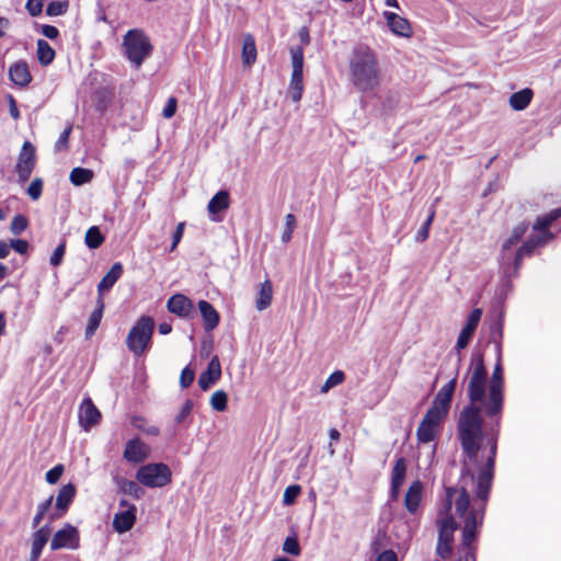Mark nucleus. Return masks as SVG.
I'll return each mask as SVG.
<instances>
[{"label":"nucleus","instance_id":"f257e3e1","mask_svg":"<svg viewBox=\"0 0 561 561\" xmlns=\"http://www.w3.org/2000/svg\"><path fill=\"white\" fill-rule=\"evenodd\" d=\"M469 404L459 414L457 435L463 453V472L478 476L479 496L485 499L491 490L502 413L504 408V373L501 344L497 342V360L488 380L481 352H473L463 377Z\"/></svg>","mask_w":561,"mask_h":561},{"label":"nucleus","instance_id":"c9c22d12","mask_svg":"<svg viewBox=\"0 0 561 561\" xmlns=\"http://www.w3.org/2000/svg\"><path fill=\"white\" fill-rule=\"evenodd\" d=\"M116 483L119 492L130 495L137 500L140 499L142 490L135 481L119 478L116 480Z\"/></svg>","mask_w":561,"mask_h":561},{"label":"nucleus","instance_id":"49530a36","mask_svg":"<svg viewBox=\"0 0 561 561\" xmlns=\"http://www.w3.org/2000/svg\"><path fill=\"white\" fill-rule=\"evenodd\" d=\"M27 225L28 221L25 216L16 215L11 221L10 230L13 234L18 236L27 228Z\"/></svg>","mask_w":561,"mask_h":561},{"label":"nucleus","instance_id":"f3484780","mask_svg":"<svg viewBox=\"0 0 561 561\" xmlns=\"http://www.w3.org/2000/svg\"><path fill=\"white\" fill-rule=\"evenodd\" d=\"M150 454V447L139 438L129 439L126 443L123 457L126 461L140 463L145 461Z\"/></svg>","mask_w":561,"mask_h":561},{"label":"nucleus","instance_id":"f8f14e48","mask_svg":"<svg viewBox=\"0 0 561 561\" xmlns=\"http://www.w3.org/2000/svg\"><path fill=\"white\" fill-rule=\"evenodd\" d=\"M119 507L122 510L118 511L113 518V528L117 533L124 534L133 528L136 522L137 508L134 504L124 499L119 501Z\"/></svg>","mask_w":561,"mask_h":561},{"label":"nucleus","instance_id":"cd10ccee","mask_svg":"<svg viewBox=\"0 0 561 561\" xmlns=\"http://www.w3.org/2000/svg\"><path fill=\"white\" fill-rule=\"evenodd\" d=\"M36 57L43 67H47L54 61L56 53L45 39L39 38L36 42Z\"/></svg>","mask_w":561,"mask_h":561},{"label":"nucleus","instance_id":"dca6fc26","mask_svg":"<svg viewBox=\"0 0 561 561\" xmlns=\"http://www.w3.org/2000/svg\"><path fill=\"white\" fill-rule=\"evenodd\" d=\"M101 413L90 398L83 399L79 407V423L84 431H89L92 426L99 424Z\"/></svg>","mask_w":561,"mask_h":561},{"label":"nucleus","instance_id":"aec40b11","mask_svg":"<svg viewBox=\"0 0 561 561\" xmlns=\"http://www.w3.org/2000/svg\"><path fill=\"white\" fill-rule=\"evenodd\" d=\"M9 78L13 84L25 88L32 81V75L25 60H18L9 68Z\"/></svg>","mask_w":561,"mask_h":561},{"label":"nucleus","instance_id":"0e129e2a","mask_svg":"<svg viewBox=\"0 0 561 561\" xmlns=\"http://www.w3.org/2000/svg\"><path fill=\"white\" fill-rule=\"evenodd\" d=\"M11 23L9 19L0 16V38L4 36L5 31L9 30Z\"/></svg>","mask_w":561,"mask_h":561},{"label":"nucleus","instance_id":"2eb2a0df","mask_svg":"<svg viewBox=\"0 0 561 561\" xmlns=\"http://www.w3.org/2000/svg\"><path fill=\"white\" fill-rule=\"evenodd\" d=\"M481 316H482V310L478 309V308L473 309L469 313L466 324L462 328V330L460 331L459 336L457 339L455 348L457 350L458 353L460 352V350L467 347V345L469 344V342H470V340L481 320Z\"/></svg>","mask_w":561,"mask_h":561},{"label":"nucleus","instance_id":"79ce46f5","mask_svg":"<svg viewBox=\"0 0 561 561\" xmlns=\"http://www.w3.org/2000/svg\"><path fill=\"white\" fill-rule=\"evenodd\" d=\"M296 217L293 214H287L285 217V229L280 237L284 243H287L291 240L293 232L296 228Z\"/></svg>","mask_w":561,"mask_h":561},{"label":"nucleus","instance_id":"69168bd1","mask_svg":"<svg viewBox=\"0 0 561 561\" xmlns=\"http://www.w3.org/2000/svg\"><path fill=\"white\" fill-rule=\"evenodd\" d=\"M158 331L160 334L167 335V334L171 333L172 325L170 322H161L158 327Z\"/></svg>","mask_w":561,"mask_h":561},{"label":"nucleus","instance_id":"6e6d98bb","mask_svg":"<svg viewBox=\"0 0 561 561\" xmlns=\"http://www.w3.org/2000/svg\"><path fill=\"white\" fill-rule=\"evenodd\" d=\"M194 378H195V374L194 371L188 368V367H185L182 373H181V376H180V385L182 388H187L192 385V382L194 381Z\"/></svg>","mask_w":561,"mask_h":561},{"label":"nucleus","instance_id":"5701e85b","mask_svg":"<svg viewBox=\"0 0 561 561\" xmlns=\"http://www.w3.org/2000/svg\"><path fill=\"white\" fill-rule=\"evenodd\" d=\"M50 535L49 525L38 528L32 536L31 561H37Z\"/></svg>","mask_w":561,"mask_h":561},{"label":"nucleus","instance_id":"ea45409f","mask_svg":"<svg viewBox=\"0 0 561 561\" xmlns=\"http://www.w3.org/2000/svg\"><path fill=\"white\" fill-rule=\"evenodd\" d=\"M53 496H49L46 501L39 503L37 505L36 514L33 517L32 526L33 528H37L41 522L43 520L44 516L48 512V510L51 506L53 503Z\"/></svg>","mask_w":561,"mask_h":561},{"label":"nucleus","instance_id":"473e14b6","mask_svg":"<svg viewBox=\"0 0 561 561\" xmlns=\"http://www.w3.org/2000/svg\"><path fill=\"white\" fill-rule=\"evenodd\" d=\"M75 494L76 488L73 484L68 483L64 485L57 495L56 507L65 512L68 508L71 501L73 500Z\"/></svg>","mask_w":561,"mask_h":561},{"label":"nucleus","instance_id":"6e6552de","mask_svg":"<svg viewBox=\"0 0 561 561\" xmlns=\"http://www.w3.org/2000/svg\"><path fill=\"white\" fill-rule=\"evenodd\" d=\"M171 477L170 468L161 462L141 466L136 473V479L148 488H162L171 482Z\"/></svg>","mask_w":561,"mask_h":561},{"label":"nucleus","instance_id":"7c9ffc66","mask_svg":"<svg viewBox=\"0 0 561 561\" xmlns=\"http://www.w3.org/2000/svg\"><path fill=\"white\" fill-rule=\"evenodd\" d=\"M256 60V45L251 34L243 36L242 44V62L245 66H252Z\"/></svg>","mask_w":561,"mask_h":561},{"label":"nucleus","instance_id":"b1692460","mask_svg":"<svg viewBox=\"0 0 561 561\" xmlns=\"http://www.w3.org/2000/svg\"><path fill=\"white\" fill-rule=\"evenodd\" d=\"M383 16L392 33L399 36H410L411 25L407 19L389 11H385Z\"/></svg>","mask_w":561,"mask_h":561},{"label":"nucleus","instance_id":"680f3d73","mask_svg":"<svg viewBox=\"0 0 561 561\" xmlns=\"http://www.w3.org/2000/svg\"><path fill=\"white\" fill-rule=\"evenodd\" d=\"M397 554L392 550H386L381 552L376 561H397Z\"/></svg>","mask_w":561,"mask_h":561},{"label":"nucleus","instance_id":"72a5a7b5","mask_svg":"<svg viewBox=\"0 0 561 561\" xmlns=\"http://www.w3.org/2000/svg\"><path fill=\"white\" fill-rule=\"evenodd\" d=\"M407 472V461L403 457H399L393 466L391 473L392 489H400Z\"/></svg>","mask_w":561,"mask_h":561},{"label":"nucleus","instance_id":"9d476101","mask_svg":"<svg viewBox=\"0 0 561 561\" xmlns=\"http://www.w3.org/2000/svg\"><path fill=\"white\" fill-rule=\"evenodd\" d=\"M445 416L427 410L416 430V437L420 443L426 444L433 442L438 433Z\"/></svg>","mask_w":561,"mask_h":561},{"label":"nucleus","instance_id":"2f4dec72","mask_svg":"<svg viewBox=\"0 0 561 561\" xmlns=\"http://www.w3.org/2000/svg\"><path fill=\"white\" fill-rule=\"evenodd\" d=\"M104 310V301L102 297L98 298V308L90 314L88 325L85 328V339H90L98 330Z\"/></svg>","mask_w":561,"mask_h":561},{"label":"nucleus","instance_id":"052dcab7","mask_svg":"<svg viewBox=\"0 0 561 561\" xmlns=\"http://www.w3.org/2000/svg\"><path fill=\"white\" fill-rule=\"evenodd\" d=\"M41 33L49 39H55L59 36L58 28L48 24H43L41 26Z\"/></svg>","mask_w":561,"mask_h":561},{"label":"nucleus","instance_id":"f704fd0d","mask_svg":"<svg viewBox=\"0 0 561 561\" xmlns=\"http://www.w3.org/2000/svg\"><path fill=\"white\" fill-rule=\"evenodd\" d=\"M94 173L90 169L73 168L70 172L69 180L75 186H81L92 181Z\"/></svg>","mask_w":561,"mask_h":561},{"label":"nucleus","instance_id":"c03bdc74","mask_svg":"<svg viewBox=\"0 0 561 561\" xmlns=\"http://www.w3.org/2000/svg\"><path fill=\"white\" fill-rule=\"evenodd\" d=\"M435 217V210L432 209L424 221L423 226L420 228V230L415 234V241L417 242H424L428 238L430 227L434 220Z\"/></svg>","mask_w":561,"mask_h":561},{"label":"nucleus","instance_id":"c85d7f7f","mask_svg":"<svg viewBox=\"0 0 561 561\" xmlns=\"http://www.w3.org/2000/svg\"><path fill=\"white\" fill-rule=\"evenodd\" d=\"M534 92L529 88H525L518 92L513 93L510 96V105L515 111L525 110L531 102Z\"/></svg>","mask_w":561,"mask_h":561},{"label":"nucleus","instance_id":"393cba45","mask_svg":"<svg viewBox=\"0 0 561 561\" xmlns=\"http://www.w3.org/2000/svg\"><path fill=\"white\" fill-rule=\"evenodd\" d=\"M422 482L419 480L412 482L404 496V506L409 513L414 514L417 511L422 500Z\"/></svg>","mask_w":561,"mask_h":561},{"label":"nucleus","instance_id":"de8ad7c7","mask_svg":"<svg viewBox=\"0 0 561 561\" xmlns=\"http://www.w3.org/2000/svg\"><path fill=\"white\" fill-rule=\"evenodd\" d=\"M42 192L43 180L41 178H35L28 185L26 193L33 201H37L42 196Z\"/></svg>","mask_w":561,"mask_h":561},{"label":"nucleus","instance_id":"39448f33","mask_svg":"<svg viewBox=\"0 0 561 561\" xmlns=\"http://www.w3.org/2000/svg\"><path fill=\"white\" fill-rule=\"evenodd\" d=\"M154 331V320L149 316H141L136 323L130 328L127 337V348L140 356L145 354L151 344V337Z\"/></svg>","mask_w":561,"mask_h":561},{"label":"nucleus","instance_id":"7ed1b4c3","mask_svg":"<svg viewBox=\"0 0 561 561\" xmlns=\"http://www.w3.org/2000/svg\"><path fill=\"white\" fill-rule=\"evenodd\" d=\"M350 78L352 84L363 93L376 91L383 82L376 53L367 45H356L350 57Z\"/></svg>","mask_w":561,"mask_h":561},{"label":"nucleus","instance_id":"a878e982","mask_svg":"<svg viewBox=\"0 0 561 561\" xmlns=\"http://www.w3.org/2000/svg\"><path fill=\"white\" fill-rule=\"evenodd\" d=\"M198 309L204 321V329L207 332L213 331L219 323V313L217 310L206 300L198 301Z\"/></svg>","mask_w":561,"mask_h":561},{"label":"nucleus","instance_id":"4c0bfd02","mask_svg":"<svg viewBox=\"0 0 561 561\" xmlns=\"http://www.w3.org/2000/svg\"><path fill=\"white\" fill-rule=\"evenodd\" d=\"M131 424L134 427L144 432L147 435L158 436L160 434L159 427L154 425H148L147 420L142 416H133Z\"/></svg>","mask_w":561,"mask_h":561},{"label":"nucleus","instance_id":"774afa93","mask_svg":"<svg viewBox=\"0 0 561 561\" xmlns=\"http://www.w3.org/2000/svg\"><path fill=\"white\" fill-rule=\"evenodd\" d=\"M329 436L331 442H337L340 439L341 434L336 428H331L329 431Z\"/></svg>","mask_w":561,"mask_h":561},{"label":"nucleus","instance_id":"bf43d9fd","mask_svg":"<svg viewBox=\"0 0 561 561\" xmlns=\"http://www.w3.org/2000/svg\"><path fill=\"white\" fill-rule=\"evenodd\" d=\"M176 99L175 98H170L167 102V105L164 106L163 111H162V116L164 118H171L174 116L175 112H176Z\"/></svg>","mask_w":561,"mask_h":561},{"label":"nucleus","instance_id":"13d9d810","mask_svg":"<svg viewBox=\"0 0 561 561\" xmlns=\"http://www.w3.org/2000/svg\"><path fill=\"white\" fill-rule=\"evenodd\" d=\"M10 249L12 248L14 251H16L20 254H24L27 252L28 249V242L22 239H13L9 243Z\"/></svg>","mask_w":561,"mask_h":561},{"label":"nucleus","instance_id":"5fc2aeb1","mask_svg":"<svg viewBox=\"0 0 561 561\" xmlns=\"http://www.w3.org/2000/svg\"><path fill=\"white\" fill-rule=\"evenodd\" d=\"M25 8L31 16H38L43 11V1L27 0Z\"/></svg>","mask_w":561,"mask_h":561},{"label":"nucleus","instance_id":"4d7b16f0","mask_svg":"<svg viewBox=\"0 0 561 561\" xmlns=\"http://www.w3.org/2000/svg\"><path fill=\"white\" fill-rule=\"evenodd\" d=\"M184 228H185V224L184 222H179L174 232H173V237H172V244H171V248H170V252H173L178 244L180 243L182 237H183V233H184Z\"/></svg>","mask_w":561,"mask_h":561},{"label":"nucleus","instance_id":"a19ab883","mask_svg":"<svg viewBox=\"0 0 561 561\" xmlns=\"http://www.w3.org/2000/svg\"><path fill=\"white\" fill-rule=\"evenodd\" d=\"M345 379V374L342 370L333 371L321 387V392H328L331 388L341 385Z\"/></svg>","mask_w":561,"mask_h":561},{"label":"nucleus","instance_id":"4468645a","mask_svg":"<svg viewBox=\"0 0 561 561\" xmlns=\"http://www.w3.org/2000/svg\"><path fill=\"white\" fill-rule=\"evenodd\" d=\"M79 547V533L76 527L67 524L59 529L53 537L50 542L51 550L61 548L77 549Z\"/></svg>","mask_w":561,"mask_h":561},{"label":"nucleus","instance_id":"603ef678","mask_svg":"<svg viewBox=\"0 0 561 561\" xmlns=\"http://www.w3.org/2000/svg\"><path fill=\"white\" fill-rule=\"evenodd\" d=\"M62 473H64V466L62 465H56L54 468H51L50 470H48L46 472V481L49 484H54V483H56L60 479Z\"/></svg>","mask_w":561,"mask_h":561},{"label":"nucleus","instance_id":"338daca9","mask_svg":"<svg viewBox=\"0 0 561 561\" xmlns=\"http://www.w3.org/2000/svg\"><path fill=\"white\" fill-rule=\"evenodd\" d=\"M9 254L10 245L4 241H0V259H5Z\"/></svg>","mask_w":561,"mask_h":561},{"label":"nucleus","instance_id":"3c124183","mask_svg":"<svg viewBox=\"0 0 561 561\" xmlns=\"http://www.w3.org/2000/svg\"><path fill=\"white\" fill-rule=\"evenodd\" d=\"M65 252H66V241H62V242H60V244L53 252V254L50 256V260H49L50 264L53 266L60 265L61 262H62Z\"/></svg>","mask_w":561,"mask_h":561},{"label":"nucleus","instance_id":"bb28decb","mask_svg":"<svg viewBox=\"0 0 561 561\" xmlns=\"http://www.w3.org/2000/svg\"><path fill=\"white\" fill-rule=\"evenodd\" d=\"M122 274V263H114L111 270L103 276V278L98 285L99 297H102V294L104 291L110 290L114 286V284L121 278Z\"/></svg>","mask_w":561,"mask_h":561},{"label":"nucleus","instance_id":"9b49d317","mask_svg":"<svg viewBox=\"0 0 561 561\" xmlns=\"http://www.w3.org/2000/svg\"><path fill=\"white\" fill-rule=\"evenodd\" d=\"M35 147L30 141H25L22 146L15 164V172L19 176L20 184L26 182L31 178V174L35 168Z\"/></svg>","mask_w":561,"mask_h":561},{"label":"nucleus","instance_id":"1a4fd4ad","mask_svg":"<svg viewBox=\"0 0 561 561\" xmlns=\"http://www.w3.org/2000/svg\"><path fill=\"white\" fill-rule=\"evenodd\" d=\"M291 55V77L288 87V95L294 102H299L304 92V49L300 46L290 48Z\"/></svg>","mask_w":561,"mask_h":561},{"label":"nucleus","instance_id":"58836bf2","mask_svg":"<svg viewBox=\"0 0 561 561\" xmlns=\"http://www.w3.org/2000/svg\"><path fill=\"white\" fill-rule=\"evenodd\" d=\"M228 396L224 390H217L210 398V405L215 411L222 412L227 409Z\"/></svg>","mask_w":561,"mask_h":561},{"label":"nucleus","instance_id":"20e7f679","mask_svg":"<svg viewBox=\"0 0 561 561\" xmlns=\"http://www.w3.org/2000/svg\"><path fill=\"white\" fill-rule=\"evenodd\" d=\"M561 217V208L553 209L549 214L538 217L533 226L534 233L518 248L514 254L515 272L520 267L525 256L533 254L536 248L545 245L552 239L549 227Z\"/></svg>","mask_w":561,"mask_h":561},{"label":"nucleus","instance_id":"423d86ee","mask_svg":"<svg viewBox=\"0 0 561 561\" xmlns=\"http://www.w3.org/2000/svg\"><path fill=\"white\" fill-rule=\"evenodd\" d=\"M482 508H473L470 513H468V515H466V525L462 527V539L458 550L459 558L457 561H476V548L472 546V543L477 536V528L482 525Z\"/></svg>","mask_w":561,"mask_h":561},{"label":"nucleus","instance_id":"6ab92c4d","mask_svg":"<svg viewBox=\"0 0 561 561\" xmlns=\"http://www.w3.org/2000/svg\"><path fill=\"white\" fill-rule=\"evenodd\" d=\"M167 308L180 318H188L194 310L192 300L182 294L171 296L167 301Z\"/></svg>","mask_w":561,"mask_h":561},{"label":"nucleus","instance_id":"864d4df0","mask_svg":"<svg viewBox=\"0 0 561 561\" xmlns=\"http://www.w3.org/2000/svg\"><path fill=\"white\" fill-rule=\"evenodd\" d=\"M72 130V127L71 126H68L67 128L64 129V131L59 135V138L58 140L56 141L55 144V150L56 151H61L64 149L67 148L68 146V140H69V136H70V133Z\"/></svg>","mask_w":561,"mask_h":561},{"label":"nucleus","instance_id":"4be33fe9","mask_svg":"<svg viewBox=\"0 0 561 561\" xmlns=\"http://www.w3.org/2000/svg\"><path fill=\"white\" fill-rule=\"evenodd\" d=\"M230 205V196L227 191L217 192L208 202L207 210L209 213L210 219L213 221H220L221 218L217 217V215L221 211H225L229 208Z\"/></svg>","mask_w":561,"mask_h":561},{"label":"nucleus","instance_id":"e2e57ef3","mask_svg":"<svg viewBox=\"0 0 561 561\" xmlns=\"http://www.w3.org/2000/svg\"><path fill=\"white\" fill-rule=\"evenodd\" d=\"M9 107H10V115L12 118L18 119L20 117V112L16 106V102L12 95H9Z\"/></svg>","mask_w":561,"mask_h":561},{"label":"nucleus","instance_id":"a211bd4d","mask_svg":"<svg viewBox=\"0 0 561 561\" xmlns=\"http://www.w3.org/2000/svg\"><path fill=\"white\" fill-rule=\"evenodd\" d=\"M527 229H528V225L525 222L517 225L513 229L511 236L503 242L502 256H501L503 265L511 264L512 262L514 263L515 252L513 253L512 249L519 242L522 237L526 233Z\"/></svg>","mask_w":561,"mask_h":561},{"label":"nucleus","instance_id":"ddd939ff","mask_svg":"<svg viewBox=\"0 0 561 561\" xmlns=\"http://www.w3.org/2000/svg\"><path fill=\"white\" fill-rule=\"evenodd\" d=\"M456 386L457 377H454L439 389L433 401L432 407L428 410L434 411L435 413L446 417L450 409V403L453 400Z\"/></svg>","mask_w":561,"mask_h":561},{"label":"nucleus","instance_id":"09e8293b","mask_svg":"<svg viewBox=\"0 0 561 561\" xmlns=\"http://www.w3.org/2000/svg\"><path fill=\"white\" fill-rule=\"evenodd\" d=\"M301 492V488L297 484L289 485L285 489L283 495V503L285 505L293 504Z\"/></svg>","mask_w":561,"mask_h":561},{"label":"nucleus","instance_id":"a18cd8bd","mask_svg":"<svg viewBox=\"0 0 561 561\" xmlns=\"http://www.w3.org/2000/svg\"><path fill=\"white\" fill-rule=\"evenodd\" d=\"M283 551L291 554V556H299L301 552L299 542L295 536H289L285 539L283 543Z\"/></svg>","mask_w":561,"mask_h":561},{"label":"nucleus","instance_id":"8fccbe9b","mask_svg":"<svg viewBox=\"0 0 561 561\" xmlns=\"http://www.w3.org/2000/svg\"><path fill=\"white\" fill-rule=\"evenodd\" d=\"M193 407L194 404L191 399L185 400L180 409V412L175 416V422L178 424L185 422V420L191 415Z\"/></svg>","mask_w":561,"mask_h":561},{"label":"nucleus","instance_id":"f03ea898","mask_svg":"<svg viewBox=\"0 0 561 561\" xmlns=\"http://www.w3.org/2000/svg\"><path fill=\"white\" fill-rule=\"evenodd\" d=\"M480 469H472V478L468 472L461 470V479L459 488L446 489V499L444 508L439 513L438 524V541L436 553L442 559H448L453 551L454 531L457 529L458 524L455 522L450 511L455 505V513L463 523H466V515L473 508H482L484 511L485 503L489 499V493L485 499L479 496L478 476ZM466 524H463L465 526Z\"/></svg>","mask_w":561,"mask_h":561},{"label":"nucleus","instance_id":"37998d69","mask_svg":"<svg viewBox=\"0 0 561 561\" xmlns=\"http://www.w3.org/2000/svg\"><path fill=\"white\" fill-rule=\"evenodd\" d=\"M68 7L67 1H51L46 8V14L49 16L62 15L67 12Z\"/></svg>","mask_w":561,"mask_h":561},{"label":"nucleus","instance_id":"e433bc0d","mask_svg":"<svg viewBox=\"0 0 561 561\" xmlns=\"http://www.w3.org/2000/svg\"><path fill=\"white\" fill-rule=\"evenodd\" d=\"M85 245L89 249H98L104 242V237L100 231V228L96 226L90 227L84 237Z\"/></svg>","mask_w":561,"mask_h":561},{"label":"nucleus","instance_id":"c756f323","mask_svg":"<svg viewBox=\"0 0 561 561\" xmlns=\"http://www.w3.org/2000/svg\"><path fill=\"white\" fill-rule=\"evenodd\" d=\"M273 298V286L271 280L266 279L260 285L255 307L259 311H263L271 306Z\"/></svg>","mask_w":561,"mask_h":561},{"label":"nucleus","instance_id":"412c9836","mask_svg":"<svg viewBox=\"0 0 561 561\" xmlns=\"http://www.w3.org/2000/svg\"><path fill=\"white\" fill-rule=\"evenodd\" d=\"M221 376V366L217 356L208 363L207 369L198 377V386L203 390L209 389Z\"/></svg>","mask_w":561,"mask_h":561},{"label":"nucleus","instance_id":"0eeeda50","mask_svg":"<svg viewBox=\"0 0 561 561\" xmlns=\"http://www.w3.org/2000/svg\"><path fill=\"white\" fill-rule=\"evenodd\" d=\"M126 57L137 68L144 60L150 56L152 46L147 35L138 28L130 30L126 33L123 41Z\"/></svg>","mask_w":561,"mask_h":561}]
</instances>
